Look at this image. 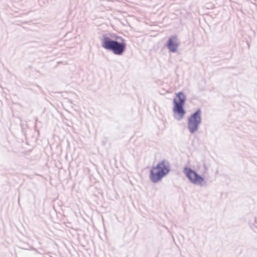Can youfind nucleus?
Masks as SVG:
<instances>
[{
  "label": "nucleus",
  "instance_id": "1",
  "mask_svg": "<svg viewBox=\"0 0 257 257\" xmlns=\"http://www.w3.org/2000/svg\"><path fill=\"white\" fill-rule=\"evenodd\" d=\"M176 95V97L173 99V111L174 117L176 120H181L186 113L184 109L186 96L182 91L178 92Z\"/></svg>",
  "mask_w": 257,
  "mask_h": 257
},
{
  "label": "nucleus",
  "instance_id": "2",
  "mask_svg": "<svg viewBox=\"0 0 257 257\" xmlns=\"http://www.w3.org/2000/svg\"><path fill=\"white\" fill-rule=\"evenodd\" d=\"M201 114V110L198 108L188 117V128L191 134H194L198 130L202 121Z\"/></svg>",
  "mask_w": 257,
  "mask_h": 257
},
{
  "label": "nucleus",
  "instance_id": "3",
  "mask_svg": "<svg viewBox=\"0 0 257 257\" xmlns=\"http://www.w3.org/2000/svg\"><path fill=\"white\" fill-rule=\"evenodd\" d=\"M184 173L192 183L195 185H199L202 187L207 185L206 182L205 181L204 178L191 168L186 166L184 168Z\"/></svg>",
  "mask_w": 257,
  "mask_h": 257
},
{
  "label": "nucleus",
  "instance_id": "4",
  "mask_svg": "<svg viewBox=\"0 0 257 257\" xmlns=\"http://www.w3.org/2000/svg\"><path fill=\"white\" fill-rule=\"evenodd\" d=\"M126 44L124 40L118 36L116 37L112 46L110 50L114 54L122 55L126 50Z\"/></svg>",
  "mask_w": 257,
  "mask_h": 257
},
{
  "label": "nucleus",
  "instance_id": "5",
  "mask_svg": "<svg viewBox=\"0 0 257 257\" xmlns=\"http://www.w3.org/2000/svg\"><path fill=\"white\" fill-rule=\"evenodd\" d=\"M166 45L170 52L176 53L180 45L178 36L176 35L170 36Z\"/></svg>",
  "mask_w": 257,
  "mask_h": 257
},
{
  "label": "nucleus",
  "instance_id": "6",
  "mask_svg": "<svg viewBox=\"0 0 257 257\" xmlns=\"http://www.w3.org/2000/svg\"><path fill=\"white\" fill-rule=\"evenodd\" d=\"M154 169L158 170L165 177L171 171V165L169 161L163 160L155 166Z\"/></svg>",
  "mask_w": 257,
  "mask_h": 257
},
{
  "label": "nucleus",
  "instance_id": "7",
  "mask_svg": "<svg viewBox=\"0 0 257 257\" xmlns=\"http://www.w3.org/2000/svg\"><path fill=\"white\" fill-rule=\"evenodd\" d=\"M154 167L153 166L150 171L149 178L153 183H156L160 181L164 176L158 170L154 169Z\"/></svg>",
  "mask_w": 257,
  "mask_h": 257
},
{
  "label": "nucleus",
  "instance_id": "8",
  "mask_svg": "<svg viewBox=\"0 0 257 257\" xmlns=\"http://www.w3.org/2000/svg\"><path fill=\"white\" fill-rule=\"evenodd\" d=\"M102 47L105 50L110 51L115 40L111 39L106 34H103L101 38H100Z\"/></svg>",
  "mask_w": 257,
  "mask_h": 257
}]
</instances>
